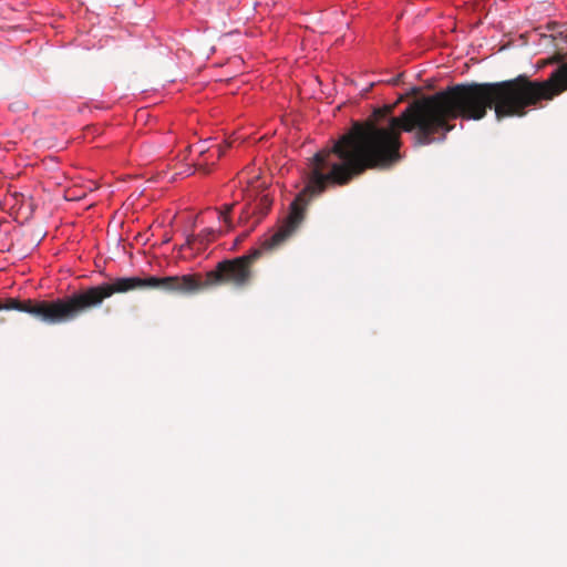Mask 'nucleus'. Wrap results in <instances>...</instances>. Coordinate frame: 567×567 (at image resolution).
I'll return each instance as SVG.
<instances>
[{"mask_svg": "<svg viewBox=\"0 0 567 567\" xmlns=\"http://www.w3.org/2000/svg\"><path fill=\"white\" fill-rule=\"evenodd\" d=\"M270 205H271V200L268 198L267 195H264L261 198H260V203L258 206H255V207H251L249 208V210H247L245 213V215L248 217L250 214L255 215L254 218H252V221L250 224L249 227H254L256 224H258L261 218L264 216H266V214L268 213L269 208H270Z\"/></svg>", "mask_w": 567, "mask_h": 567, "instance_id": "nucleus-5", "label": "nucleus"}, {"mask_svg": "<svg viewBox=\"0 0 567 567\" xmlns=\"http://www.w3.org/2000/svg\"><path fill=\"white\" fill-rule=\"evenodd\" d=\"M137 288H156L165 291L185 293L196 291V279L192 275L162 278L151 276L144 279L140 277H118L111 284L103 282L51 302L39 301L33 303L31 301L20 302L10 299L4 305L0 303V310L27 312L47 323L56 324L71 321L86 309L101 306L105 298L111 297L115 292H127Z\"/></svg>", "mask_w": 567, "mask_h": 567, "instance_id": "nucleus-1", "label": "nucleus"}, {"mask_svg": "<svg viewBox=\"0 0 567 567\" xmlns=\"http://www.w3.org/2000/svg\"><path fill=\"white\" fill-rule=\"evenodd\" d=\"M208 143L209 140L199 141L198 143L188 146V150L190 153H196L199 156H204L206 153H208L212 157L214 156V161L212 162V165H214L215 161L224 155L226 147L221 146L220 144L208 145Z\"/></svg>", "mask_w": 567, "mask_h": 567, "instance_id": "nucleus-4", "label": "nucleus"}, {"mask_svg": "<svg viewBox=\"0 0 567 567\" xmlns=\"http://www.w3.org/2000/svg\"><path fill=\"white\" fill-rule=\"evenodd\" d=\"M231 209V206H227V210H216L215 215L220 223V227L218 230H215L214 228H205L203 229L198 235H193L188 237L187 243L194 244L198 241L200 245L207 244L215 239L216 234H221L224 231H227L233 227L230 217H229V210Z\"/></svg>", "mask_w": 567, "mask_h": 567, "instance_id": "nucleus-3", "label": "nucleus"}, {"mask_svg": "<svg viewBox=\"0 0 567 567\" xmlns=\"http://www.w3.org/2000/svg\"><path fill=\"white\" fill-rule=\"evenodd\" d=\"M260 255V249H251L247 255L218 262L216 269L207 274V282L231 281L237 286L246 285L250 277L249 264Z\"/></svg>", "mask_w": 567, "mask_h": 567, "instance_id": "nucleus-2", "label": "nucleus"}, {"mask_svg": "<svg viewBox=\"0 0 567 567\" xmlns=\"http://www.w3.org/2000/svg\"><path fill=\"white\" fill-rule=\"evenodd\" d=\"M195 172V168H194V165H186L185 168L178 173H176L177 175H181L183 177H186V176H190L193 175Z\"/></svg>", "mask_w": 567, "mask_h": 567, "instance_id": "nucleus-6", "label": "nucleus"}, {"mask_svg": "<svg viewBox=\"0 0 567 567\" xmlns=\"http://www.w3.org/2000/svg\"><path fill=\"white\" fill-rule=\"evenodd\" d=\"M196 165L198 166L199 169H203L205 173L209 172L208 162L206 159L203 162H197Z\"/></svg>", "mask_w": 567, "mask_h": 567, "instance_id": "nucleus-7", "label": "nucleus"}]
</instances>
